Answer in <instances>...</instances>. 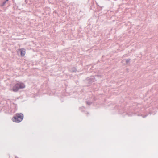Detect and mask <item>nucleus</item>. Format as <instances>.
<instances>
[{"mask_svg":"<svg viewBox=\"0 0 158 158\" xmlns=\"http://www.w3.org/2000/svg\"><path fill=\"white\" fill-rule=\"evenodd\" d=\"M25 87L24 84L22 83H19L14 85L12 89L14 92H17L19 89L24 88Z\"/></svg>","mask_w":158,"mask_h":158,"instance_id":"nucleus-1","label":"nucleus"},{"mask_svg":"<svg viewBox=\"0 0 158 158\" xmlns=\"http://www.w3.org/2000/svg\"><path fill=\"white\" fill-rule=\"evenodd\" d=\"M23 115L22 114H17L16 116L12 118L13 122L19 123L21 122L23 119Z\"/></svg>","mask_w":158,"mask_h":158,"instance_id":"nucleus-2","label":"nucleus"},{"mask_svg":"<svg viewBox=\"0 0 158 158\" xmlns=\"http://www.w3.org/2000/svg\"><path fill=\"white\" fill-rule=\"evenodd\" d=\"M130 62V59L124 60H122V63L124 65L129 64Z\"/></svg>","mask_w":158,"mask_h":158,"instance_id":"nucleus-3","label":"nucleus"},{"mask_svg":"<svg viewBox=\"0 0 158 158\" xmlns=\"http://www.w3.org/2000/svg\"><path fill=\"white\" fill-rule=\"evenodd\" d=\"M20 54L22 56H24L25 53V50L24 49H21L20 50Z\"/></svg>","mask_w":158,"mask_h":158,"instance_id":"nucleus-4","label":"nucleus"},{"mask_svg":"<svg viewBox=\"0 0 158 158\" xmlns=\"http://www.w3.org/2000/svg\"><path fill=\"white\" fill-rule=\"evenodd\" d=\"M72 72H75L76 71V69L75 68H73V70H71Z\"/></svg>","mask_w":158,"mask_h":158,"instance_id":"nucleus-5","label":"nucleus"},{"mask_svg":"<svg viewBox=\"0 0 158 158\" xmlns=\"http://www.w3.org/2000/svg\"><path fill=\"white\" fill-rule=\"evenodd\" d=\"M8 0H6V1L3 3V4L4 5L6 3V2L8 1Z\"/></svg>","mask_w":158,"mask_h":158,"instance_id":"nucleus-6","label":"nucleus"}]
</instances>
